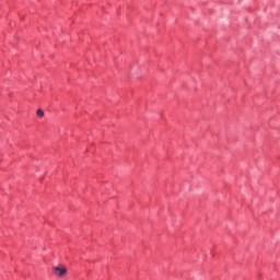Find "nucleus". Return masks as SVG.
<instances>
[{"label": "nucleus", "instance_id": "2", "mask_svg": "<svg viewBox=\"0 0 280 280\" xmlns=\"http://www.w3.org/2000/svg\"><path fill=\"white\" fill-rule=\"evenodd\" d=\"M36 113L38 117H45V112L43 109H37Z\"/></svg>", "mask_w": 280, "mask_h": 280}, {"label": "nucleus", "instance_id": "1", "mask_svg": "<svg viewBox=\"0 0 280 280\" xmlns=\"http://www.w3.org/2000/svg\"><path fill=\"white\" fill-rule=\"evenodd\" d=\"M54 272L56 277H59L60 279H62V277H67V267L59 265L54 268Z\"/></svg>", "mask_w": 280, "mask_h": 280}]
</instances>
